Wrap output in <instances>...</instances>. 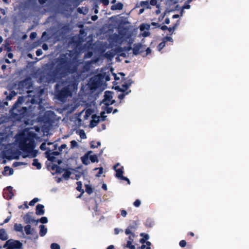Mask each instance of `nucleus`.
<instances>
[{
    "label": "nucleus",
    "instance_id": "f257e3e1",
    "mask_svg": "<svg viewBox=\"0 0 249 249\" xmlns=\"http://www.w3.org/2000/svg\"><path fill=\"white\" fill-rule=\"evenodd\" d=\"M36 137V133L26 129L18 135L17 141L19 143V149L22 152L28 154V155L23 154V158L25 159L28 157L35 158L37 156L38 151L37 150H34V148L36 147L35 140Z\"/></svg>",
    "mask_w": 249,
    "mask_h": 249
},
{
    "label": "nucleus",
    "instance_id": "f03ea898",
    "mask_svg": "<svg viewBox=\"0 0 249 249\" xmlns=\"http://www.w3.org/2000/svg\"><path fill=\"white\" fill-rule=\"evenodd\" d=\"M56 62L57 65L53 73L54 76L58 74L62 76V72L61 71L73 73L77 70V62L75 60L68 59L65 54L61 55L57 58Z\"/></svg>",
    "mask_w": 249,
    "mask_h": 249
},
{
    "label": "nucleus",
    "instance_id": "7ed1b4c3",
    "mask_svg": "<svg viewBox=\"0 0 249 249\" xmlns=\"http://www.w3.org/2000/svg\"><path fill=\"white\" fill-rule=\"evenodd\" d=\"M33 82L30 76H26L25 78L20 81H16L12 85L13 89L18 90L19 92H15L14 90L10 91L9 93H23L22 92L25 89H28L26 93H34L33 90H30L33 88Z\"/></svg>",
    "mask_w": 249,
    "mask_h": 249
},
{
    "label": "nucleus",
    "instance_id": "20e7f679",
    "mask_svg": "<svg viewBox=\"0 0 249 249\" xmlns=\"http://www.w3.org/2000/svg\"><path fill=\"white\" fill-rule=\"evenodd\" d=\"M72 95V94H54L55 98L63 103L64 105L62 106V110L67 111V113H72L78 107V105L74 102L66 103L67 98L69 97H71Z\"/></svg>",
    "mask_w": 249,
    "mask_h": 249
},
{
    "label": "nucleus",
    "instance_id": "39448f33",
    "mask_svg": "<svg viewBox=\"0 0 249 249\" xmlns=\"http://www.w3.org/2000/svg\"><path fill=\"white\" fill-rule=\"evenodd\" d=\"M31 75L34 78H37L38 83H44L45 87L47 85V63L44 64L41 68L33 71Z\"/></svg>",
    "mask_w": 249,
    "mask_h": 249
},
{
    "label": "nucleus",
    "instance_id": "423d86ee",
    "mask_svg": "<svg viewBox=\"0 0 249 249\" xmlns=\"http://www.w3.org/2000/svg\"><path fill=\"white\" fill-rule=\"evenodd\" d=\"M104 76L101 74L95 75L91 77L88 84V88L92 93L98 88L102 86L104 83Z\"/></svg>",
    "mask_w": 249,
    "mask_h": 249
},
{
    "label": "nucleus",
    "instance_id": "0eeeda50",
    "mask_svg": "<svg viewBox=\"0 0 249 249\" xmlns=\"http://www.w3.org/2000/svg\"><path fill=\"white\" fill-rule=\"evenodd\" d=\"M23 244L18 240L8 239L3 245L6 249H22Z\"/></svg>",
    "mask_w": 249,
    "mask_h": 249
},
{
    "label": "nucleus",
    "instance_id": "6e6552de",
    "mask_svg": "<svg viewBox=\"0 0 249 249\" xmlns=\"http://www.w3.org/2000/svg\"><path fill=\"white\" fill-rule=\"evenodd\" d=\"M47 148V160L48 161H53L55 157H53V152L57 151L58 149V144L56 142H48Z\"/></svg>",
    "mask_w": 249,
    "mask_h": 249
},
{
    "label": "nucleus",
    "instance_id": "1a4fd4ad",
    "mask_svg": "<svg viewBox=\"0 0 249 249\" xmlns=\"http://www.w3.org/2000/svg\"><path fill=\"white\" fill-rule=\"evenodd\" d=\"M38 7L36 2L32 1L27 0L23 2L20 3V8L22 11H25L27 9H36Z\"/></svg>",
    "mask_w": 249,
    "mask_h": 249
},
{
    "label": "nucleus",
    "instance_id": "9d476101",
    "mask_svg": "<svg viewBox=\"0 0 249 249\" xmlns=\"http://www.w3.org/2000/svg\"><path fill=\"white\" fill-rule=\"evenodd\" d=\"M138 221L133 220L130 222L128 227L125 230L124 233L126 235H129L130 233H134L138 229Z\"/></svg>",
    "mask_w": 249,
    "mask_h": 249
},
{
    "label": "nucleus",
    "instance_id": "9b49d317",
    "mask_svg": "<svg viewBox=\"0 0 249 249\" xmlns=\"http://www.w3.org/2000/svg\"><path fill=\"white\" fill-rule=\"evenodd\" d=\"M56 120V115L53 111H47V124H48V132L50 129V126L52 125L53 123Z\"/></svg>",
    "mask_w": 249,
    "mask_h": 249
},
{
    "label": "nucleus",
    "instance_id": "f8f14e48",
    "mask_svg": "<svg viewBox=\"0 0 249 249\" xmlns=\"http://www.w3.org/2000/svg\"><path fill=\"white\" fill-rule=\"evenodd\" d=\"M115 103V100L113 99L112 94H105L104 99H103L102 103L106 107H108Z\"/></svg>",
    "mask_w": 249,
    "mask_h": 249
},
{
    "label": "nucleus",
    "instance_id": "ddd939ff",
    "mask_svg": "<svg viewBox=\"0 0 249 249\" xmlns=\"http://www.w3.org/2000/svg\"><path fill=\"white\" fill-rule=\"evenodd\" d=\"M129 87V85L124 83L121 85V87H120L119 86H115V89L118 91L122 92L123 93H129V92H130V90L129 91H126Z\"/></svg>",
    "mask_w": 249,
    "mask_h": 249
},
{
    "label": "nucleus",
    "instance_id": "4468645a",
    "mask_svg": "<svg viewBox=\"0 0 249 249\" xmlns=\"http://www.w3.org/2000/svg\"><path fill=\"white\" fill-rule=\"evenodd\" d=\"M142 45L141 43L134 44L133 49V54L137 55L143 52V50H142Z\"/></svg>",
    "mask_w": 249,
    "mask_h": 249
},
{
    "label": "nucleus",
    "instance_id": "2eb2a0df",
    "mask_svg": "<svg viewBox=\"0 0 249 249\" xmlns=\"http://www.w3.org/2000/svg\"><path fill=\"white\" fill-rule=\"evenodd\" d=\"M119 166H120L119 163H117L115 165L113 166V169L116 171L115 176L116 178L123 176L124 174V167L121 166L119 168H117Z\"/></svg>",
    "mask_w": 249,
    "mask_h": 249
},
{
    "label": "nucleus",
    "instance_id": "dca6fc26",
    "mask_svg": "<svg viewBox=\"0 0 249 249\" xmlns=\"http://www.w3.org/2000/svg\"><path fill=\"white\" fill-rule=\"evenodd\" d=\"M59 86L60 85L59 84H57L55 85V89L56 90H58V91H57V92H55L54 93H72L68 87H65L62 88L60 90H59Z\"/></svg>",
    "mask_w": 249,
    "mask_h": 249
},
{
    "label": "nucleus",
    "instance_id": "f3484780",
    "mask_svg": "<svg viewBox=\"0 0 249 249\" xmlns=\"http://www.w3.org/2000/svg\"><path fill=\"white\" fill-rule=\"evenodd\" d=\"M99 118L100 117L96 115H92V120H91L90 123H89V125H90L91 127H93L97 125L100 121Z\"/></svg>",
    "mask_w": 249,
    "mask_h": 249
},
{
    "label": "nucleus",
    "instance_id": "a211bd4d",
    "mask_svg": "<svg viewBox=\"0 0 249 249\" xmlns=\"http://www.w3.org/2000/svg\"><path fill=\"white\" fill-rule=\"evenodd\" d=\"M43 209H44V206L38 204L36 206V214L37 215H42L44 213V210H43Z\"/></svg>",
    "mask_w": 249,
    "mask_h": 249
},
{
    "label": "nucleus",
    "instance_id": "6ab92c4d",
    "mask_svg": "<svg viewBox=\"0 0 249 249\" xmlns=\"http://www.w3.org/2000/svg\"><path fill=\"white\" fill-rule=\"evenodd\" d=\"M91 153V151H89L87 153H86V154H85V155L81 157V160H82V162L83 163V164L85 165H87L89 164V155Z\"/></svg>",
    "mask_w": 249,
    "mask_h": 249
},
{
    "label": "nucleus",
    "instance_id": "aec40b11",
    "mask_svg": "<svg viewBox=\"0 0 249 249\" xmlns=\"http://www.w3.org/2000/svg\"><path fill=\"white\" fill-rule=\"evenodd\" d=\"M0 239L2 241L8 240V235H7L5 230L3 228L0 229Z\"/></svg>",
    "mask_w": 249,
    "mask_h": 249
},
{
    "label": "nucleus",
    "instance_id": "412c9836",
    "mask_svg": "<svg viewBox=\"0 0 249 249\" xmlns=\"http://www.w3.org/2000/svg\"><path fill=\"white\" fill-rule=\"evenodd\" d=\"M42 39L44 42L42 46V49L44 51H47V43L45 42L47 41V30L43 32L42 34Z\"/></svg>",
    "mask_w": 249,
    "mask_h": 249
},
{
    "label": "nucleus",
    "instance_id": "4be33fe9",
    "mask_svg": "<svg viewBox=\"0 0 249 249\" xmlns=\"http://www.w3.org/2000/svg\"><path fill=\"white\" fill-rule=\"evenodd\" d=\"M67 149V145L66 144H63L58 147L57 151L53 152V155L58 156L61 154L62 149Z\"/></svg>",
    "mask_w": 249,
    "mask_h": 249
},
{
    "label": "nucleus",
    "instance_id": "5701e85b",
    "mask_svg": "<svg viewBox=\"0 0 249 249\" xmlns=\"http://www.w3.org/2000/svg\"><path fill=\"white\" fill-rule=\"evenodd\" d=\"M13 188L9 186L7 187L6 190L8 191V196H6V198L8 199H10L12 198V197L14 196L13 193Z\"/></svg>",
    "mask_w": 249,
    "mask_h": 249
},
{
    "label": "nucleus",
    "instance_id": "b1692460",
    "mask_svg": "<svg viewBox=\"0 0 249 249\" xmlns=\"http://www.w3.org/2000/svg\"><path fill=\"white\" fill-rule=\"evenodd\" d=\"M43 121H44V124L42 126V131L45 134V132H47V112L44 113V116H43Z\"/></svg>",
    "mask_w": 249,
    "mask_h": 249
},
{
    "label": "nucleus",
    "instance_id": "393cba45",
    "mask_svg": "<svg viewBox=\"0 0 249 249\" xmlns=\"http://www.w3.org/2000/svg\"><path fill=\"white\" fill-rule=\"evenodd\" d=\"M14 231L23 233V226L21 224L15 223L14 226Z\"/></svg>",
    "mask_w": 249,
    "mask_h": 249
},
{
    "label": "nucleus",
    "instance_id": "a878e982",
    "mask_svg": "<svg viewBox=\"0 0 249 249\" xmlns=\"http://www.w3.org/2000/svg\"><path fill=\"white\" fill-rule=\"evenodd\" d=\"M77 188H76V189L78 191H79V192H81V194L80 195V196H78V197H81V196L82 195H83V194L84 193V190L82 189V183L79 181H77Z\"/></svg>",
    "mask_w": 249,
    "mask_h": 249
},
{
    "label": "nucleus",
    "instance_id": "bb28decb",
    "mask_svg": "<svg viewBox=\"0 0 249 249\" xmlns=\"http://www.w3.org/2000/svg\"><path fill=\"white\" fill-rule=\"evenodd\" d=\"M9 171V175H11L13 173V171L12 168H11L10 167L6 166L4 167V170L1 172L2 173V175L4 176H5L6 175V172Z\"/></svg>",
    "mask_w": 249,
    "mask_h": 249
},
{
    "label": "nucleus",
    "instance_id": "cd10ccee",
    "mask_svg": "<svg viewBox=\"0 0 249 249\" xmlns=\"http://www.w3.org/2000/svg\"><path fill=\"white\" fill-rule=\"evenodd\" d=\"M123 8V4L121 2H118L115 5H112L111 9L112 10H122Z\"/></svg>",
    "mask_w": 249,
    "mask_h": 249
},
{
    "label": "nucleus",
    "instance_id": "c85d7f7f",
    "mask_svg": "<svg viewBox=\"0 0 249 249\" xmlns=\"http://www.w3.org/2000/svg\"><path fill=\"white\" fill-rule=\"evenodd\" d=\"M5 49L7 50L8 52L6 54V56L10 59H11L13 57L14 55L13 53L11 52V48L9 47V45L7 44L5 46Z\"/></svg>",
    "mask_w": 249,
    "mask_h": 249
},
{
    "label": "nucleus",
    "instance_id": "c756f323",
    "mask_svg": "<svg viewBox=\"0 0 249 249\" xmlns=\"http://www.w3.org/2000/svg\"><path fill=\"white\" fill-rule=\"evenodd\" d=\"M41 43L42 41L40 40H38L31 44L30 46V48L31 49L37 48V47L39 46L41 44Z\"/></svg>",
    "mask_w": 249,
    "mask_h": 249
},
{
    "label": "nucleus",
    "instance_id": "7c9ffc66",
    "mask_svg": "<svg viewBox=\"0 0 249 249\" xmlns=\"http://www.w3.org/2000/svg\"><path fill=\"white\" fill-rule=\"evenodd\" d=\"M39 228V235L41 236H44L46 233H47V228H45V226L43 225H40Z\"/></svg>",
    "mask_w": 249,
    "mask_h": 249
},
{
    "label": "nucleus",
    "instance_id": "2f4dec72",
    "mask_svg": "<svg viewBox=\"0 0 249 249\" xmlns=\"http://www.w3.org/2000/svg\"><path fill=\"white\" fill-rule=\"evenodd\" d=\"M140 5L142 7H143L146 9H151V7L149 5V1L148 0L142 1Z\"/></svg>",
    "mask_w": 249,
    "mask_h": 249
},
{
    "label": "nucleus",
    "instance_id": "473e14b6",
    "mask_svg": "<svg viewBox=\"0 0 249 249\" xmlns=\"http://www.w3.org/2000/svg\"><path fill=\"white\" fill-rule=\"evenodd\" d=\"M71 175V172H70L69 169L66 170L64 172V174H63L62 178L66 180H68L70 178Z\"/></svg>",
    "mask_w": 249,
    "mask_h": 249
},
{
    "label": "nucleus",
    "instance_id": "72a5a7b5",
    "mask_svg": "<svg viewBox=\"0 0 249 249\" xmlns=\"http://www.w3.org/2000/svg\"><path fill=\"white\" fill-rule=\"evenodd\" d=\"M89 145H90V147L92 149H94V148H96L101 145V142H96L94 141H92L90 142H89Z\"/></svg>",
    "mask_w": 249,
    "mask_h": 249
},
{
    "label": "nucleus",
    "instance_id": "f704fd0d",
    "mask_svg": "<svg viewBox=\"0 0 249 249\" xmlns=\"http://www.w3.org/2000/svg\"><path fill=\"white\" fill-rule=\"evenodd\" d=\"M179 25V20H178L177 22L171 27H169L168 31L170 33V35H172L174 31L176 30L177 27Z\"/></svg>",
    "mask_w": 249,
    "mask_h": 249
},
{
    "label": "nucleus",
    "instance_id": "c9c22d12",
    "mask_svg": "<svg viewBox=\"0 0 249 249\" xmlns=\"http://www.w3.org/2000/svg\"><path fill=\"white\" fill-rule=\"evenodd\" d=\"M33 165L36 166L37 169H40L41 168V164L37 159H34L33 160Z\"/></svg>",
    "mask_w": 249,
    "mask_h": 249
},
{
    "label": "nucleus",
    "instance_id": "e433bc0d",
    "mask_svg": "<svg viewBox=\"0 0 249 249\" xmlns=\"http://www.w3.org/2000/svg\"><path fill=\"white\" fill-rule=\"evenodd\" d=\"M89 159L90 160L92 163L97 162L99 161L97 156L96 154L89 156Z\"/></svg>",
    "mask_w": 249,
    "mask_h": 249
},
{
    "label": "nucleus",
    "instance_id": "4c0bfd02",
    "mask_svg": "<svg viewBox=\"0 0 249 249\" xmlns=\"http://www.w3.org/2000/svg\"><path fill=\"white\" fill-rule=\"evenodd\" d=\"M90 66L89 63H86L82 68V72H88L90 71Z\"/></svg>",
    "mask_w": 249,
    "mask_h": 249
},
{
    "label": "nucleus",
    "instance_id": "58836bf2",
    "mask_svg": "<svg viewBox=\"0 0 249 249\" xmlns=\"http://www.w3.org/2000/svg\"><path fill=\"white\" fill-rule=\"evenodd\" d=\"M86 188V192L89 195H90L93 192V190L91 186V185H89L88 184H86L85 185Z\"/></svg>",
    "mask_w": 249,
    "mask_h": 249
},
{
    "label": "nucleus",
    "instance_id": "ea45409f",
    "mask_svg": "<svg viewBox=\"0 0 249 249\" xmlns=\"http://www.w3.org/2000/svg\"><path fill=\"white\" fill-rule=\"evenodd\" d=\"M23 101L24 99L23 97H19L18 98L17 102H15V104L14 105V108H16L18 105L22 104Z\"/></svg>",
    "mask_w": 249,
    "mask_h": 249
},
{
    "label": "nucleus",
    "instance_id": "a19ab883",
    "mask_svg": "<svg viewBox=\"0 0 249 249\" xmlns=\"http://www.w3.org/2000/svg\"><path fill=\"white\" fill-rule=\"evenodd\" d=\"M24 230L26 235H29L31 233V226L28 224L25 226Z\"/></svg>",
    "mask_w": 249,
    "mask_h": 249
},
{
    "label": "nucleus",
    "instance_id": "79ce46f5",
    "mask_svg": "<svg viewBox=\"0 0 249 249\" xmlns=\"http://www.w3.org/2000/svg\"><path fill=\"white\" fill-rule=\"evenodd\" d=\"M150 24H142L141 25V26H140V30L141 31H143L144 29H145L146 30H150Z\"/></svg>",
    "mask_w": 249,
    "mask_h": 249
},
{
    "label": "nucleus",
    "instance_id": "37998d69",
    "mask_svg": "<svg viewBox=\"0 0 249 249\" xmlns=\"http://www.w3.org/2000/svg\"><path fill=\"white\" fill-rule=\"evenodd\" d=\"M56 168V171L55 172V173L56 174H61L63 172H65V170H69L67 169L63 168L59 166V167H55Z\"/></svg>",
    "mask_w": 249,
    "mask_h": 249
},
{
    "label": "nucleus",
    "instance_id": "c03bdc74",
    "mask_svg": "<svg viewBox=\"0 0 249 249\" xmlns=\"http://www.w3.org/2000/svg\"><path fill=\"white\" fill-rule=\"evenodd\" d=\"M55 167H59V166L57 165H48V170H51L53 172H55L56 171V168Z\"/></svg>",
    "mask_w": 249,
    "mask_h": 249
},
{
    "label": "nucleus",
    "instance_id": "a18cd8bd",
    "mask_svg": "<svg viewBox=\"0 0 249 249\" xmlns=\"http://www.w3.org/2000/svg\"><path fill=\"white\" fill-rule=\"evenodd\" d=\"M158 1L157 0H151L149 2V5H151L152 6H156L157 8H160V4H157Z\"/></svg>",
    "mask_w": 249,
    "mask_h": 249
},
{
    "label": "nucleus",
    "instance_id": "49530a36",
    "mask_svg": "<svg viewBox=\"0 0 249 249\" xmlns=\"http://www.w3.org/2000/svg\"><path fill=\"white\" fill-rule=\"evenodd\" d=\"M78 134H79L80 138L83 139H86V133L83 129L80 130L79 133H78Z\"/></svg>",
    "mask_w": 249,
    "mask_h": 249
},
{
    "label": "nucleus",
    "instance_id": "de8ad7c7",
    "mask_svg": "<svg viewBox=\"0 0 249 249\" xmlns=\"http://www.w3.org/2000/svg\"><path fill=\"white\" fill-rule=\"evenodd\" d=\"M132 241H127L126 243V248L129 249H135V246L132 245Z\"/></svg>",
    "mask_w": 249,
    "mask_h": 249
},
{
    "label": "nucleus",
    "instance_id": "09e8293b",
    "mask_svg": "<svg viewBox=\"0 0 249 249\" xmlns=\"http://www.w3.org/2000/svg\"><path fill=\"white\" fill-rule=\"evenodd\" d=\"M165 46V41H163L162 40V41L161 42H160L158 46L157 47V48H158V50L159 51H160Z\"/></svg>",
    "mask_w": 249,
    "mask_h": 249
},
{
    "label": "nucleus",
    "instance_id": "8fccbe9b",
    "mask_svg": "<svg viewBox=\"0 0 249 249\" xmlns=\"http://www.w3.org/2000/svg\"><path fill=\"white\" fill-rule=\"evenodd\" d=\"M39 201V199L38 198H34L33 200H32L30 202H29V206H34L36 203Z\"/></svg>",
    "mask_w": 249,
    "mask_h": 249
},
{
    "label": "nucleus",
    "instance_id": "3c124183",
    "mask_svg": "<svg viewBox=\"0 0 249 249\" xmlns=\"http://www.w3.org/2000/svg\"><path fill=\"white\" fill-rule=\"evenodd\" d=\"M51 249H60V246L58 244L53 243L51 244Z\"/></svg>",
    "mask_w": 249,
    "mask_h": 249
},
{
    "label": "nucleus",
    "instance_id": "603ef678",
    "mask_svg": "<svg viewBox=\"0 0 249 249\" xmlns=\"http://www.w3.org/2000/svg\"><path fill=\"white\" fill-rule=\"evenodd\" d=\"M36 36H37V33L36 32H32L29 36L30 39L31 40H34L36 37Z\"/></svg>",
    "mask_w": 249,
    "mask_h": 249
},
{
    "label": "nucleus",
    "instance_id": "864d4df0",
    "mask_svg": "<svg viewBox=\"0 0 249 249\" xmlns=\"http://www.w3.org/2000/svg\"><path fill=\"white\" fill-rule=\"evenodd\" d=\"M117 178H120L122 180H123L125 181H127V183H128V184H130V180H129V179L127 177H124V176H122V177H119Z\"/></svg>",
    "mask_w": 249,
    "mask_h": 249
},
{
    "label": "nucleus",
    "instance_id": "5fc2aeb1",
    "mask_svg": "<svg viewBox=\"0 0 249 249\" xmlns=\"http://www.w3.org/2000/svg\"><path fill=\"white\" fill-rule=\"evenodd\" d=\"M186 245H187V242L185 241V240H181L179 242V247L181 248L185 247L186 246Z\"/></svg>",
    "mask_w": 249,
    "mask_h": 249
},
{
    "label": "nucleus",
    "instance_id": "6e6d98bb",
    "mask_svg": "<svg viewBox=\"0 0 249 249\" xmlns=\"http://www.w3.org/2000/svg\"><path fill=\"white\" fill-rule=\"evenodd\" d=\"M162 40L163 41H165V43L167 41H170V42H173V38L171 37H170V36H166V37H164L163 38Z\"/></svg>",
    "mask_w": 249,
    "mask_h": 249
},
{
    "label": "nucleus",
    "instance_id": "4d7b16f0",
    "mask_svg": "<svg viewBox=\"0 0 249 249\" xmlns=\"http://www.w3.org/2000/svg\"><path fill=\"white\" fill-rule=\"evenodd\" d=\"M11 218V215L8 216L6 217V218L4 220L3 223H0V226H2L6 223H7L9 222L10 219Z\"/></svg>",
    "mask_w": 249,
    "mask_h": 249
},
{
    "label": "nucleus",
    "instance_id": "13d9d810",
    "mask_svg": "<svg viewBox=\"0 0 249 249\" xmlns=\"http://www.w3.org/2000/svg\"><path fill=\"white\" fill-rule=\"evenodd\" d=\"M28 68V66H26V68H23V69H20V70H19L17 73L19 75H21L22 74H23V72L26 70V69Z\"/></svg>",
    "mask_w": 249,
    "mask_h": 249
},
{
    "label": "nucleus",
    "instance_id": "bf43d9fd",
    "mask_svg": "<svg viewBox=\"0 0 249 249\" xmlns=\"http://www.w3.org/2000/svg\"><path fill=\"white\" fill-rule=\"evenodd\" d=\"M141 205V201L139 199H137V200L133 202V206L136 207H139Z\"/></svg>",
    "mask_w": 249,
    "mask_h": 249
},
{
    "label": "nucleus",
    "instance_id": "052dcab7",
    "mask_svg": "<svg viewBox=\"0 0 249 249\" xmlns=\"http://www.w3.org/2000/svg\"><path fill=\"white\" fill-rule=\"evenodd\" d=\"M95 170H99V172L97 173L96 177H100V175L103 173V167L96 168Z\"/></svg>",
    "mask_w": 249,
    "mask_h": 249
},
{
    "label": "nucleus",
    "instance_id": "680f3d73",
    "mask_svg": "<svg viewBox=\"0 0 249 249\" xmlns=\"http://www.w3.org/2000/svg\"><path fill=\"white\" fill-rule=\"evenodd\" d=\"M39 222L42 224H46L47 222V217H42L39 219Z\"/></svg>",
    "mask_w": 249,
    "mask_h": 249
},
{
    "label": "nucleus",
    "instance_id": "e2e57ef3",
    "mask_svg": "<svg viewBox=\"0 0 249 249\" xmlns=\"http://www.w3.org/2000/svg\"><path fill=\"white\" fill-rule=\"evenodd\" d=\"M12 22L13 24L16 26L18 24V18L16 16H14L12 17Z\"/></svg>",
    "mask_w": 249,
    "mask_h": 249
},
{
    "label": "nucleus",
    "instance_id": "0e129e2a",
    "mask_svg": "<svg viewBox=\"0 0 249 249\" xmlns=\"http://www.w3.org/2000/svg\"><path fill=\"white\" fill-rule=\"evenodd\" d=\"M105 110H106V113L108 114V113H111L112 111L113 108H112V107H109L108 106H106Z\"/></svg>",
    "mask_w": 249,
    "mask_h": 249
},
{
    "label": "nucleus",
    "instance_id": "69168bd1",
    "mask_svg": "<svg viewBox=\"0 0 249 249\" xmlns=\"http://www.w3.org/2000/svg\"><path fill=\"white\" fill-rule=\"evenodd\" d=\"M129 234L130 235L128 237L129 240H128L127 241H132V242H133V238H134L135 236V233L134 232H132V233H130Z\"/></svg>",
    "mask_w": 249,
    "mask_h": 249
},
{
    "label": "nucleus",
    "instance_id": "338daca9",
    "mask_svg": "<svg viewBox=\"0 0 249 249\" xmlns=\"http://www.w3.org/2000/svg\"><path fill=\"white\" fill-rule=\"evenodd\" d=\"M70 143H71V147L74 148L77 146V142L75 140H72L70 142Z\"/></svg>",
    "mask_w": 249,
    "mask_h": 249
},
{
    "label": "nucleus",
    "instance_id": "774afa93",
    "mask_svg": "<svg viewBox=\"0 0 249 249\" xmlns=\"http://www.w3.org/2000/svg\"><path fill=\"white\" fill-rule=\"evenodd\" d=\"M36 55L37 56H40L42 54V51L41 49H37L36 51Z\"/></svg>",
    "mask_w": 249,
    "mask_h": 249
}]
</instances>
